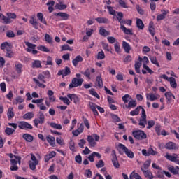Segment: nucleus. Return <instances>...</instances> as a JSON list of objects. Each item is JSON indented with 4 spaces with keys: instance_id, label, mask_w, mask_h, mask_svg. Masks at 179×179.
<instances>
[{
    "instance_id": "1",
    "label": "nucleus",
    "mask_w": 179,
    "mask_h": 179,
    "mask_svg": "<svg viewBox=\"0 0 179 179\" xmlns=\"http://www.w3.org/2000/svg\"><path fill=\"white\" fill-rule=\"evenodd\" d=\"M50 78H51V73H50V71H45L42 72V73L38 74V79L34 78L33 81L38 86V87L45 89V85L43 83H45V79H50ZM40 81L43 82V83H40Z\"/></svg>"
},
{
    "instance_id": "2",
    "label": "nucleus",
    "mask_w": 179,
    "mask_h": 179,
    "mask_svg": "<svg viewBox=\"0 0 179 179\" xmlns=\"http://www.w3.org/2000/svg\"><path fill=\"white\" fill-rule=\"evenodd\" d=\"M132 135L134 138L138 141H143V139H146V138H148L146 133L142 130H134L132 132Z\"/></svg>"
},
{
    "instance_id": "3",
    "label": "nucleus",
    "mask_w": 179,
    "mask_h": 179,
    "mask_svg": "<svg viewBox=\"0 0 179 179\" xmlns=\"http://www.w3.org/2000/svg\"><path fill=\"white\" fill-rule=\"evenodd\" d=\"M45 121V116L44 115V113H43V112L40 111L38 117L34 120V127H36V128H38V124H41V125H43Z\"/></svg>"
},
{
    "instance_id": "4",
    "label": "nucleus",
    "mask_w": 179,
    "mask_h": 179,
    "mask_svg": "<svg viewBox=\"0 0 179 179\" xmlns=\"http://www.w3.org/2000/svg\"><path fill=\"white\" fill-rule=\"evenodd\" d=\"M83 82H85L83 78L78 79L76 78H73L71 80V83L69 84V89H73V87H79L82 86Z\"/></svg>"
},
{
    "instance_id": "5",
    "label": "nucleus",
    "mask_w": 179,
    "mask_h": 179,
    "mask_svg": "<svg viewBox=\"0 0 179 179\" xmlns=\"http://www.w3.org/2000/svg\"><path fill=\"white\" fill-rule=\"evenodd\" d=\"M146 124H148V120H146V111L145 109H143L141 112V116L138 122V125L140 128H145Z\"/></svg>"
},
{
    "instance_id": "6",
    "label": "nucleus",
    "mask_w": 179,
    "mask_h": 179,
    "mask_svg": "<svg viewBox=\"0 0 179 179\" xmlns=\"http://www.w3.org/2000/svg\"><path fill=\"white\" fill-rule=\"evenodd\" d=\"M25 45L27 46L26 48L27 52H31L33 55H36V54H38V51L36 50V44H33L30 42H25Z\"/></svg>"
},
{
    "instance_id": "7",
    "label": "nucleus",
    "mask_w": 179,
    "mask_h": 179,
    "mask_svg": "<svg viewBox=\"0 0 179 179\" xmlns=\"http://www.w3.org/2000/svg\"><path fill=\"white\" fill-rule=\"evenodd\" d=\"M119 148H120V149H122V150H124L125 155L129 159H134V157H135V154H134V152H132L131 150H129V149H128V148H127V146H125V145L120 143Z\"/></svg>"
},
{
    "instance_id": "8",
    "label": "nucleus",
    "mask_w": 179,
    "mask_h": 179,
    "mask_svg": "<svg viewBox=\"0 0 179 179\" xmlns=\"http://www.w3.org/2000/svg\"><path fill=\"white\" fill-rule=\"evenodd\" d=\"M18 128L20 129H24L25 131H27V129H33V126L27 122L21 121L19 122Z\"/></svg>"
},
{
    "instance_id": "9",
    "label": "nucleus",
    "mask_w": 179,
    "mask_h": 179,
    "mask_svg": "<svg viewBox=\"0 0 179 179\" xmlns=\"http://www.w3.org/2000/svg\"><path fill=\"white\" fill-rule=\"evenodd\" d=\"M141 153L143 156H156L157 155V151H155L153 148H149L148 150L146 149H143Z\"/></svg>"
},
{
    "instance_id": "10",
    "label": "nucleus",
    "mask_w": 179,
    "mask_h": 179,
    "mask_svg": "<svg viewBox=\"0 0 179 179\" xmlns=\"http://www.w3.org/2000/svg\"><path fill=\"white\" fill-rule=\"evenodd\" d=\"M58 76H61L62 78H65V76H68V75H71V68L66 66L64 69L59 70L57 73Z\"/></svg>"
},
{
    "instance_id": "11",
    "label": "nucleus",
    "mask_w": 179,
    "mask_h": 179,
    "mask_svg": "<svg viewBox=\"0 0 179 179\" xmlns=\"http://www.w3.org/2000/svg\"><path fill=\"white\" fill-rule=\"evenodd\" d=\"M113 157L111 159V162L113 164L115 169H120V162H118V158H117V155L115 154V151L113 150Z\"/></svg>"
},
{
    "instance_id": "12",
    "label": "nucleus",
    "mask_w": 179,
    "mask_h": 179,
    "mask_svg": "<svg viewBox=\"0 0 179 179\" xmlns=\"http://www.w3.org/2000/svg\"><path fill=\"white\" fill-rule=\"evenodd\" d=\"M162 14H159L157 16V22H160V20H164L166 19V16L170 13L169 10H163Z\"/></svg>"
},
{
    "instance_id": "13",
    "label": "nucleus",
    "mask_w": 179,
    "mask_h": 179,
    "mask_svg": "<svg viewBox=\"0 0 179 179\" xmlns=\"http://www.w3.org/2000/svg\"><path fill=\"white\" fill-rule=\"evenodd\" d=\"M141 66H142V57H138V61L135 62L134 68L136 73H141Z\"/></svg>"
},
{
    "instance_id": "14",
    "label": "nucleus",
    "mask_w": 179,
    "mask_h": 179,
    "mask_svg": "<svg viewBox=\"0 0 179 179\" xmlns=\"http://www.w3.org/2000/svg\"><path fill=\"white\" fill-rule=\"evenodd\" d=\"M10 164V170L11 171H17V170H19V167L17 166V160L11 159Z\"/></svg>"
},
{
    "instance_id": "15",
    "label": "nucleus",
    "mask_w": 179,
    "mask_h": 179,
    "mask_svg": "<svg viewBox=\"0 0 179 179\" xmlns=\"http://www.w3.org/2000/svg\"><path fill=\"white\" fill-rule=\"evenodd\" d=\"M160 97V95L159 94H155L153 93H149L146 94V99L150 100V101H155L157 100Z\"/></svg>"
},
{
    "instance_id": "16",
    "label": "nucleus",
    "mask_w": 179,
    "mask_h": 179,
    "mask_svg": "<svg viewBox=\"0 0 179 179\" xmlns=\"http://www.w3.org/2000/svg\"><path fill=\"white\" fill-rule=\"evenodd\" d=\"M67 97L70 99L71 101H73L74 104L79 103V96L75 94H69Z\"/></svg>"
},
{
    "instance_id": "17",
    "label": "nucleus",
    "mask_w": 179,
    "mask_h": 179,
    "mask_svg": "<svg viewBox=\"0 0 179 179\" xmlns=\"http://www.w3.org/2000/svg\"><path fill=\"white\" fill-rule=\"evenodd\" d=\"M30 24L36 29V30H38V22H37V19H36V16H31L29 20Z\"/></svg>"
},
{
    "instance_id": "18",
    "label": "nucleus",
    "mask_w": 179,
    "mask_h": 179,
    "mask_svg": "<svg viewBox=\"0 0 179 179\" xmlns=\"http://www.w3.org/2000/svg\"><path fill=\"white\" fill-rule=\"evenodd\" d=\"M141 170L143 173L145 178L153 179V173H152V171L149 170H145L143 167H141Z\"/></svg>"
},
{
    "instance_id": "19",
    "label": "nucleus",
    "mask_w": 179,
    "mask_h": 179,
    "mask_svg": "<svg viewBox=\"0 0 179 179\" xmlns=\"http://www.w3.org/2000/svg\"><path fill=\"white\" fill-rule=\"evenodd\" d=\"M97 107H99V105H96L93 102H90V108L92 111L94 115H99V112L97 111Z\"/></svg>"
},
{
    "instance_id": "20",
    "label": "nucleus",
    "mask_w": 179,
    "mask_h": 179,
    "mask_svg": "<svg viewBox=\"0 0 179 179\" xmlns=\"http://www.w3.org/2000/svg\"><path fill=\"white\" fill-rule=\"evenodd\" d=\"M54 15L61 17V20H68L69 19V14L66 13H55Z\"/></svg>"
},
{
    "instance_id": "21",
    "label": "nucleus",
    "mask_w": 179,
    "mask_h": 179,
    "mask_svg": "<svg viewBox=\"0 0 179 179\" xmlns=\"http://www.w3.org/2000/svg\"><path fill=\"white\" fill-rule=\"evenodd\" d=\"M165 149H168L169 150H176L178 149L177 145L173 142H169L165 145Z\"/></svg>"
},
{
    "instance_id": "22",
    "label": "nucleus",
    "mask_w": 179,
    "mask_h": 179,
    "mask_svg": "<svg viewBox=\"0 0 179 179\" xmlns=\"http://www.w3.org/2000/svg\"><path fill=\"white\" fill-rule=\"evenodd\" d=\"M46 141L48 142V143L50 145V146H55V137L51 136V135H48L46 136Z\"/></svg>"
},
{
    "instance_id": "23",
    "label": "nucleus",
    "mask_w": 179,
    "mask_h": 179,
    "mask_svg": "<svg viewBox=\"0 0 179 179\" xmlns=\"http://www.w3.org/2000/svg\"><path fill=\"white\" fill-rule=\"evenodd\" d=\"M1 50H6L8 51L9 50H12V45L8 42H3L1 43L0 46Z\"/></svg>"
},
{
    "instance_id": "24",
    "label": "nucleus",
    "mask_w": 179,
    "mask_h": 179,
    "mask_svg": "<svg viewBox=\"0 0 179 179\" xmlns=\"http://www.w3.org/2000/svg\"><path fill=\"white\" fill-rule=\"evenodd\" d=\"M83 61V57L80 55H78L74 59L72 60V64L73 66L76 67L78 66L79 62H82Z\"/></svg>"
},
{
    "instance_id": "25",
    "label": "nucleus",
    "mask_w": 179,
    "mask_h": 179,
    "mask_svg": "<svg viewBox=\"0 0 179 179\" xmlns=\"http://www.w3.org/2000/svg\"><path fill=\"white\" fill-rule=\"evenodd\" d=\"M122 48L123 50H124L125 52H127V54H129L130 51H131V45H129V43H128V42L123 41H122Z\"/></svg>"
},
{
    "instance_id": "26",
    "label": "nucleus",
    "mask_w": 179,
    "mask_h": 179,
    "mask_svg": "<svg viewBox=\"0 0 179 179\" xmlns=\"http://www.w3.org/2000/svg\"><path fill=\"white\" fill-rule=\"evenodd\" d=\"M165 97H166V101H168L169 103H171V100H173V99L174 100L176 99V96L173 94V93H171V92H166Z\"/></svg>"
},
{
    "instance_id": "27",
    "label": "nucleus",
    "mask_w": 179,
    "mask_h": 179,
    "mask_svg": "<svg viewBox=\"0 0 179 179\" xmlns=\"http://www.w3.org/2000/svg\"><path fill=\"white\" fill-rule=\"evenodd\" d=\"M141 110H145V108H143L142 106H139L135 110H131L130 112V115H131L132 117H135V115H138Z\"/></svg>"
},
{
    "instance_id": "28",
    "label": "nucleus",
    "mask_w": 179,
    "mask_h": 179,
    "mask_svg": "<svg viewBox=\"0 0 179 179\" xmlns=\"http://www.w3.org/2000/svg\"><path fill=\"white\" fill-rule=\"evenodd\" d=\"M87 141L92 148H94V146L97 145V143H96V141H94V138L93 136H90V135L87 136Z\"/></svg>"
},
{
    "instance_id": "29",
    "label": "nucleus",
    "mask_w": 179,
    "mask_h": 179,
    "mask_svg": "<svg viewBox=\"0 0 179 179\" xmlns=\"http://www.w3.org/2000/svg\"><path fill=\"white\" fill-rule=\"evenodd\" d=\"M22 69H23V64H22V63L18 62L15 64V71L17 75H20L22 72H23Z\"/></svg>"
},
{
    "instance_id": "30",
    "label": "nucleus",
    "mask_w": 179,
    "mask_h": 179,
    "mask_svg": "<svg viewBox=\"0 0 179 179\" xmlns=\"http://www.w3.org/2000/svg\"><path fill=\"white\" fill-rule=\"evenodd\" d=\"M168 170H169V171L171 173H172V174H173L174 176H177V174H178V173H179V167L178 166L174 167L173 166H171L168 168Z\"/></svg>"
},
{
    "instance_id": "31",
    "label": "nucleus",
    "mask_w": 179,
    "mask_h": 179,
    "mask_svg": "<svg viewBox=\"0 0 179 179\" xmlns=\"http://www.w3.org/2000/svg\"><path fill=\"white\" fill-rule=\"evenodd\" d=\"M23 139H24L27 142H33L34 137L31 134H24L22 135Z\"/></svg>"
},
{
    "instance_id": "32",
    "label": "nucleus",
    "mask_w": 179,
    "mask_h": 179,
    "mask_svg": "<svg viewBox=\"0 0 179 179\" xmlns=\"http://www.w3.org/2000/svg\"><path fill=\"white\" fill-rule=\"evenodd\" d=\"M99 34L101 36H103V37H107V36H110V32L107 30H106V29H104V27H101L99 29Z\"/></svg>"
},
{
    "instance_id": "33",
    "label": "nucleus",
    "mask_w": 179,
    "mask_h": 179,
    "mask_svg": "<svg viewBox=\"0 0 179 179\" xmlns=\"http://www.w3.org/2000/svg\"><path fill=\"white\" fill-rule=\"evenodd\" d=\"M96 86L99 87V89L103 88V78H101V75L96 76Z\"/></svg>"
},
{
    "instance_id": "34",
    "label": "nucleus",
    "mask_w": 179,
    "mask_h": 179,
    "mask_svg": "<svg viewBox=\"0 0 179 179\" xmlns=\"http://www.w3.org/2000/svg\"><path fill=\"white\" fill-rule=\"evenodd\" d=\"M37 18L41 22V23H43V24L47 26V21L44 19V15L42 13H37Z\"/></svg>"
},
{
    "instance_id": "35",
    "label": "nucleus",
    "mask_w": 179,
    "mask_h": 179,
    "mask_svg": "<svg viewBox=\"0 0 179 179\" xmlns=\"http://www.w3.org/2000/svg\"><path fill=\"white\" fill-rule=\"evenodd\" d=\"M122 28L120 29V30H122V31H123V33H124V34H127L129 36H133L134 35V32L132 31L131 29H127L125 27H122Z\"/></svg>"
},
{
    "instance_id": "36",
    "label": "nucleus",
    "mask_w": 179,
    "mask_h": 179,
    "mask_svg": "<svg viewBox=\"0 0 179 179\" xmlns=\"http://www.w3.org/2000/svg\"><path fill=\"white\" fill-rule=\"evenodd\" d=\"M48 94L49 97V101L50 103H54V101H55V96H54V91L49 90Z\"/></svg>"
},
{
    "instance_id": "37",
    "label": "nucleus",
    "mask_w": 179,
    "mask_h": 179,
    "mask_svg": "<svg viewBox=\"0 0 179 179\" xmlns=\"http://www.w3.org/2000/svg\"><path fill=\"white\" fill-rule=\"evenodd\" d=\"M168 82L170 83V86L172 87L173 89L177 87V83L176 82V78H174V77H169Z\"/></svg>"
},
{
    "instance_id": "38",
    "label": "nucleus",
    "mask_w": 179,
    "mask_h": 179,
    "mask_svg": "<svg viewBox=\"0 0 179 179\" xmlns=\"http://www.w3.org/2000/svg\"><path fill=\"white\" fill-rule=\"evenodd\" d=\"M136 26L138 29L140 30H143V28L145 27V24H143V21L142 20L137 18L136 20Z\"/></svg>"
},
{
    "instance_id": "39",
    "label": "nucleus",
    "mask_w": 179,
    "mask_h": 179,
    "mask_svg": "<svg viewBox=\"0 0 179 179\" xmlns=\"http://www.w3.org/2000/svg\"><path fill=\"white\" fill-rule=\"evenodd\" d=\"M137 103L136 100L132 99L129 101L128 105H126V108H134L137 106Z\"/></svg>"
},
{
    "instance_id": "40",
    "label": "nucleus",
    "mask_w": 179,
    "mask_h": 179,
    "mask_svg": "<svg viewBox=\"0 0 179 179\" xmlns=\"http://www.w3.org/2000/svg\"><path fill=\"white\" fill-rule=\"evenodd\" d=\"M32 68H43V66H41V61L40 60H34L32 62Z\"/></svg>"
},
{
    "instance_id": "41",
    "label": "nucleus",
    "mask_w": 179,
    "mask_h": 179,
    "mask_svg": "<svg viewBox=\"0 0 179 179\" xmlns=\"http://www.w3.org/2000/svg\"><path fill=\"white\" fill-rule=\"evenodd\" d=\"M34 117L33 112H28L23 115V120H31Z\"/></svg>"
},
{
    "instance_id": "42",
    "label": "nucleus",
    "mask_w": 179,
    "mask_h": 179,
    "mask_svg": "<svg viewBox=\"0 0 179 179\" xmlns=\"http://www.w3.org/2000/svg\"><path fill=\"white\" fill-rule=\"evenodd\" d=\"M148 31L152 37H155V34H156V31L155 30V27H153V23H150Z\"/></svg>"
},
{
    "instance_id": "43",
    "label": "nucleus",
    "mask_w": 179,
    "mask_h": 179,
    "mask_svg": "<svg viewBox=\"0 0 179 179\" xmlns=\"http://www.w3.org/2000/svg\"><path fill=\"white\" fill-rule=\"evenodd\" d=\"M95 20L98 22V23H103V24H108V18H106V17H97L95 19Z\"/></svg>"
},
{
    "instance_id": "44",
    "label": "nucleus",
    "mask_w": 179,
    "mask_h": 179,
    "mask_svg": "<svg viewBox=\"0 0 179 179\" xmlns=\"http://www.w3.org/2000/svg\"><path fill=\"white\" fill-rule=\"evenodd\" d=\"M7 116L8 120H12L15 117V113L13 112V108H10L8 110Z\"/></svg>"
},
{
    "instance_id": "45",
    "label": "nucleus",
    "mask_w": 179,
    "mask_h": 179,
    "mask_svg": "<svg viewBox=\"0 0 179 179\" xmlns=\"http://www.w3.org/2000/svg\"><path fill=\"white\" fill-rule=\"evenodd\" d=\"M45 41L48 44H52V43H54V41L52 40V37H51L50 35L48 34H45Z\"/></svg>"
},
{
    "instance_id": "46",
    "label": "nucleus",
    "mask_w": 179,
    "mask_h": 179,
    "mask_svg": "<svg viewBox=\"0 0 179 179\" xmlns=\"http://www.w3.org/2000/svg\"><path fill=\"white\" fill-rule=\"evenodd\" d=\"M38 165V162H34L33 161H29V166L31 170H36V166Z\"/></svg>"
},
{
    "instance_id": "47",
    "label": "nucleus",
    "mask_w": 179,
    "mask_h": 179,
    "mask_svg": "<svg viewBox=\"0 0 179 179\" xmlns=\"http://www.w3.org/2000/svg\"><path fill=\"white\" fill-rule=\"evenodd\" d=\"M0 17L6 24H9V23H10V19L9 17H7L6 16L3 15V14H0Z\"/></svg>"
},
{
    "instance_id": "48",
    "label": "nucleus",
    "mask_w": 179,
    "mask_h": 179,
    "mask_svg": "<svg viewBox=\"0 0 179 179\" xmlns=\"http://www.w3.org/2000/svg\"><path fill=\"white\" fill-rule=\"evenodd\" d=\"M122 101H124V103L127 104V103H128L129 100H132V97H131V95L127 94L122 96Z\"/></svg>"
},
{
    "instance_id": "49",
    "label": "nucleus",
    "mask_w": 179,
    "mask_h": 179,
    "mask_svg": "<svg viewBox=\"0 0 179 179\" xmlns=\"http://www.w3.org/2000/svg\"><path fill=\"white\" fill-rule=\"evenodd\" d=\"M107 9L110 15H112V16H117V11L113 9V7L111 6H107Z\"/></svg>"
},
{
    "instance_id": "50",
    "label": "nucleus",
    "mask_w": 179,
    "mask_h": 179,
    "mask_svg": "<svg viewBox=\"0 0 179 179\" xmlns=\"http://www.w3.org/2000/svg\"><path fill=\"white\" fill-rule=\"evenodd\" d=\"M50 127L51 128H53L54 129H62V125L59 124H57L55 122H51L50 123Z\"/></svg>"
},
{
    "instance_id": "51",
    "label": "nucleus",
    "mask_w": 179,
    "mask_h": 179,
    "mask_svg": "<svg viewBox=\"0 0 179 179\" xmlns=\"http://www.w3.org/2000/svg\"><path fill=\"white\" fill-rule=\"evenodd\" d=\"M114 48H115V52H117V54H121V45L120 44V43L117 42L114 45Z\"/></svg>"
},
{
    "instance_id": "52",
    "label": "nucleus",
    "mask_w": 179,
    "mask_h": 179,
    "mask_svg": "<svg viewBox=\"0 0 179 179\" xmlns=\"http://www.w3.org/2000/svg\"><path fill=\"white\" fill-rule=\"evenodd\" d=\"M15 129L10 128V127H6L5 129V134L8 135V136H10V135H13L15 132Z\"/></svg>"
},
{
    "instance_id": "53",
    "label": "nucleus",
    "mask_w": 179,
    "mask_h": 179,
    "mask_svg": "<svg viewBox=\"0 0 179 179\" xmlns=\"http://www.w3.org/2000/svg\"><path fill=\"white\" fill-rule=\"evenodd\" d=\"M150 59L152 64L156 65L158 68H160V64H159V62H157V59L156 58V57H151Z\"/></svg>"
},
{
    "instance_id": "54",
    "label": "nucleus",
    "mask_w": 179,
    "mask_h": 179,
    "mask_svg": "<svg viewBox=\"0 0 179 179\" xmlns=\"http://www.w3.org/2000/svg\"><path fill=\"white\" fill-rule=\"evenodd\" d=\"M55 8L56 9H59V10H64L66 8V5L59 3L56 4Z\"/></svg>"
},
{
    "instance_id": "55",
    "label": "nucleus",
    "mask_w": 179,
    "mask_h": 179,
    "mask_svg": "<svg viewBox=\"0 0 179 179\" xmlns=\"http://www.w3.org/2000/svg\"><path fill=\"white\" fill-rule=\"evenodd\" d=\"M37 50H38L39 51H43V52H50V49L44 45L38 46Z\"/></svg>"
},
{
    "instance_id": "56",
    "label": "nucleus",
    "mask_w": 179,
    "mask_h": 179,
    "mask_svg": "<svg viewBox=\"0 0 179 179\" xmlns=\"http://www.w3.org/2000/svg\"><path fill=\"white\" fill-rule=\"evenodd\" d=\"M111 118L112 120H113V122H121V119L120 118V117H118V115L112 113L110 114Z\"/></svg>"
},
{
    "instance_id": "57",
    "label": "nucleus",
    "mask_w": 179,
    "mask_h": 179,
    "mask_svg": "<svg viewBox=\"0 0 179 179\" xmlns=\"http://www.w3.org/2000/svg\"><path fill=\"white\" fill-rule=\"evenodd\" d=\"M155 132L158 136H160L162 135V125L160 124H156L155 126Z\"/></svg>"
},
{
    "instance_id": "58",
    "label": "nucleus",
    "mask_w": 179,
    "mask_h": 179,
    "mask_svg": "<svg viewBox=\"0 0 179 179\" xmlns=\"http://www.w3.org/2000/svg\"><path fill=\"white\" fill-rule=\"evenodd\" d=\"M82 75H85V78L90 79V69L87 68L85 71L81 72Z\"/></svg>"
},
{
    "instance_id": "59",
    "label": "nucleus",
    "mask_w": 179,
    "mask_h": 179,
    "mask_svg": "<svg viewBox=\"0 0 179 179\" xmlns=\"http://www.w3.org/2000/svg\"><path fill=\"white\" fill-rule=\"evenodd\" d=\"M90 94L94 96V97H96V99H100V96L99 95V94L96 93L94 88H92L91 90H90Z\"/></svg>"
},
{
    "instance_id": "60",
    "label": "nucleus",
    "mask_w": 179,
    "mask_h": 179,
    "mask_svg": "<svg viewBox=\"0 0 179 179\" xmlns=\"http://www.w3.org/2000/svg\"><path fill=\"white\" fill-rule=\"evenodd\" d=\"M116 15V19L117 22H121V20L124 19V13H122V12H117Z\"/></svg>"
},
{
    "instance_id": "61",
    "label": "nucleus",
    "mask_w": 179,
    "mask_h": 179,
    "mask_svg": "<svg viewBox=\"0 0 179 179\" xmlns=\"http://www.w3.org/2000/svg\"><path fill=\"white\" fill-rule=\"evenodd\" d=\"M97 59H104L106 58V55L104 54V52L103 50L98 52L96 55Z\"/></svg>"
},
{
    "instance_id": "62",
    "label": "nucleus",
    "mask_w": 179,
    "mask_h": 179,
    "mask_svg": "<svg viewBox=\"0 0 179 179\" xmlns=\"http://www.w3.org/2000/svg\"><path fill=\"white\" fill-rule=\"evenodd\" d=\"M156 124V122H155V120H148L147 122V129H150V128H153V127H155V124Z\"/></svg>"
},
{
    "instance_id": "63",
    "label": "nucleus",
    "mask_w": 179,
    "mask_h": 179,
    "mask_svg": "<svg viewBox=\"0 0 179 179\" xmlns=\"http://www.w3.org/2000/svg\"><path fill=\"white\" fill-rule=\"evenodd\" d=\"M61 50L62 51H72L73 49L71 48V47L69 46L68 44H65V45H62Z\"/></svg>"
},
{
    "instance_id": "64",
    "label": "nucleus",
    "mask_w": 179,
    "mask_h": 179,
    "mask_svg": "<svg viewBox=\"0 0 179 179\" xmlns=\"http://www.w3.org/2000/svg\"><path fill=\"white\" fill-rule=\"evenodd\" d=\"M14 56L15 53L10 49L6 50V57H7V58H13Z\"/></svg>"
}]
</instances>
